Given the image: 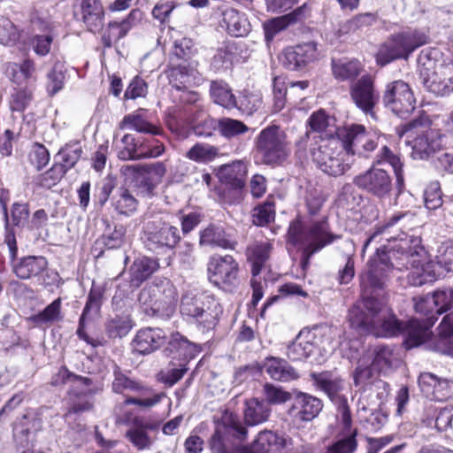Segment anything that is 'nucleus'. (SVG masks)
I'll return each mask as SVG.
<instances>
[{
	"mask_svg": "<svg viewBox=\"0 0 453 453\" xmlns=\"http://www.w3.org/2000/svg\"><path fill=\"white\" fill-rule=\"evenodd\" d=\"M384 293L362 296L349 310L348 321L351 328L360 334H372L375 337L403 336V345L407 349L420 346L426 342L427 326L422 329L418 321L398 319L390 313L384 303Z\"/></svg>",
	"mask_w": 453,
	"mask_h": 453,
	"instance_id": "1",
	"label": "nucleus"
},
{
	"mask_svg": "<svg viewBox=\"0 0 453 453\" xmlns=\"http://www.w3.org/2000/svg\"><path fill=\"white\" fill-rule=\"evenodd\" d=\"M287 242L302 250L300 265L303 271L310 265L311 257L325 247L341 238L331 231L328 219H311L303 224L299 219L289 223Z\"/></svg>",
	"mask_w": 453,
	"mask_h": 453,
	"instance_id": "2",
	"label": "nucleus"
},
{
	"mask_svg": "<svg viewBox=\"0 0 453 453\" xmlns=\"http://www.w3.org/2000/svg\"><path fill=\"white\" fill-rule=\"evenodd\" d=\"M399 242L388 250L385 245L377 248L368 261V271L360 275L361 296L384 293L393 269L405 265L402 252L396 250Z\"/></svg>",
	"mask_w": 453,
	"mask_h": 453,
	"instance_id": "3",
	"label": "nucleus"
},
{
	"mask_svg": "<svg viewBox=\"0 0 453 453\" xmlns=\"http://www.w3.org/2000/svg\"><path fill=\"white\" fill-rule=\"evenodd\" d=\"M197 54L192 40L182 38L174 42L170 58L171 67L168 71L170 83L178 90L198 86L203 77L197 66L198 61L194 59Z\"/></svg>",
	"mask_w": 453,
	"mask_h": 453,
	"instance_id": "4",
	"label": "nucleus"
},
{
	"mask_svg": "<svg viewBox=\"0 0 453 453\" xmlns=\"http://www.w3.org/2000/svg\"><path fill=\"white\" fill-rule=\"evenodd\" d=\"M339 129L335 134H315L310 145L313 161L322 172L331 176L342 175L349 169V164L343 158L344 144Z\"/></svg>",
	"mask_w": 453,
	"mask_h": 453,
	"instance_id": "5",
	"label": "nucleus"
},
{
	"mask_svg": "<svg viewBox=\"0 0 453 453\" xmlns=\"http://www.w3.org/2000/svg\"><path fill=\"white\" fill-rule=\"evenodd\" d=\"M143 247L156 255L173 252L181 240L177 226L160 217L144 216L140 237Z\"/></svg>",
	"mask_w": 453,
	"mask_h": 453,
	"instance_id": "6",
	"label": "nucleus"
},
{
	"mask_svg": "<svg viewBox=\"0 0 453 453\" xmlns=\"http://www.w3.org/2000/svg\"><path fill=\"white\" fill-rule=\"evenodd\" d=\"M430 37L423 30L407 28L392 35L380 47L377 62L386 65L395 59H407L418 48L429 43Z\"/></svg>",
	"mask_w": 453,
	"mask_h": 453,
	"instance_id": "7",
	"label": "nucleus"
},
{
	"mask_svg": "<svg viewBox=\"0 0 453 453\" xmlns=\"http://www.w3.org/2000/svg\"><path fill=\"white\" fill-rule=\"evenodd\" d=\"M396 250L402 252L403 257L402 260H405L403 267L408 268V265L412 267L407 276L410 285L421 287L433 283L436 280L431 265L422 264L421 258L424 257L425 251L419 237L405 235L404 238H400Z\"/></svg>",
	"mask_w": 453,
	"mask_h": 453,
	"instance_id": "8",
	"label": "nucleus"
},
{
	"mask_svg": "<svg viewBox=\"0 0 453 453\" xmlns=\"http://www.w3.org/2000/svg\"><path fill=\"white\" fill-rule=\"evenodd\" d=\"M255 145L261 163L267 165H280L288 156L286 134L276 125L262 129L255 139Z\"/></svg>",
	"mask_w": 453,
	"mask_h": 453,
	"instance_id": "9",
	"label": "nucleus"
},
{
	"mask_svg": "<svg viewBox=\"0 0 453 453\" xmlns=\"http://www.w3.org/2000/svg\"><path fill=\"white\" fill-rule=\"evenodd\" d=\"M176 296V289L173 283L169 280L164 279L142 288L138 301L142 305L146 306L147 311L150 308L153 316L169 318L174 311Z\"/></svg>",
	"mask_w": 453,
	"mask_h": 453,
	"instance_id": "10",
	"label": "nucleus"
},
{
	"mask_svg": "<svg viewBox=\"0 0 453 453\" xmlns=\"http://www.w3.org/2000/svg\"><path fill=\"white\" fill-rule=\"evenodd\" d=\"M247 429L238 419L231 418L228 423L216 425L210 440L212 453H237L246 440Z\"/></svg>",
	"mask_w": 453,
	"mask_h": 453,
	"instance_id": "11",
	"label": "nucleus"
},
{
	"mask_svg": "<svg viewBox=\"0 0 453 453\" xmlns=\"http://www.w3.org/2000/svg\"><path fill=\"white\" fill-rule=\"evenodd\" d=\"M207 271L210 281L226 291H231L238 285V263L230 255L211 257Z\"/></svg>",
	"mask_w": 453,
	"mask_h": 453,
	"instance_id": "12",
	"label": "nucleus"
},
{
	"mask_svg": "<svg viewBox=\"0 0 453 453\" xmlns=\"http://www.w3.org/2000/svg\"><path fill=\"white\" fill-rule=\"evenodd\" d=\"M384 105L400 118L406 119L414 110L416 99L408 83L399 80L387 85Z\"/></svg>",
	"mask_w": 453,
	"mask_h": 453,
	"instance_id": "13",
	"label": "nucleus"
},
{
	"mask_svg": "<svg viewBox=\"0 0 453 453\" xmlns=\"http://www.w3.org/2000/svg\"><path fill=\"white\" fill-rule=\"evenodd\" d=\"M353 183L366 194L379 199L389 196L393 188L390 174L374 165L355 176Z\"/></svg>",
	"mask_w": 453,
	"mask_h": 453,
	"instance_id": "14",
	"label": "nucleus"
},
{
	"mask_svg": "<svg viewBox=\"0 0 453 453\" xmlns=\"http://www.w3.org/2000/svg\"><path fill=\"white\" fill-rule=\"evenodd\" d=\"M339 135L343 141L344 151L348 155L368 157L378 145L376 140L366 132L363 125L352 124L339 129Z\"/></svg>",
	"mask_w": 453,
	"mask_h": 453,
	"instance_id": "15",
	"label": "nucleus"
},
{
	"mask_svg": "<svg viewBox=\"0 0 453 453\" xmlns=\"http://www.w3.org/2000/svg\"><path fill=\"white\" fill-rule=\"evenodd\" d=\"M318 43L314 41L287 47L280 57L283 66L290 71H301L319 58Z\"/></svg>",
	"mask_w": 453,
	"mask_h": 453,
	"instance_id": "16",
	"label": "nucleus"
},
{
	"mask_svg": "<svg viewBox=\"0 0 453 453\" xmlns=\"http://www.w3.org/2000/svg\"><path fill=\"white\" fill-rule=\"evenodd\" d=\"M43 421L41 414L29 411L20 418H18L13 426V438L18 447L33 448L37 439V434L42 430Z\"/></svg>",
	"mask_w": 453,
	"mask_h": 453,
	"instance_id": "17",
	"label": "nucleus"
},
{
	"mask_svg": "<svg viewBox=\"0 0 453 453\" xmlns=\"http://www.w3.org/2000/svg\"><path fill=\"white\" fill-rule=\"evenodd\" d=\"M349 95L355 105L365 115H373V108L379 102V94L371 76L364 75L350 85Z\"/></svg>",
	"mask_w": 453,
	"mask_h": 453,
	"instance_id": "18",
	"label": "nucleus"
},
{
	"mask_svg": "<svg viewBox=\"0 0 453 453\" xmlns=\"http://www.w3.org/2000/svg\"><path fill=\"white\" fill-rule=\"evenodd\" d=\"M288 411L289 417L296 422L313 420L323 409L322 401L308 393L296 392Z\"/></svg>",
	"mask_w": 453,
	"mask_h": 453,
	"instance_id": "19",
	"label": "nucleus"
},
{
	"mask_svg": "<svg viewBox=\"0 0 453 453\" xmlns=\"http://www.w3.org/2000/svg\"><path fill=\"white\" fill-rule=\"evenodd\" d=\"M121 171L126 175H132L137 181L143 184L147 190H152L161 181L166 168L163 162H156L152 164L123 165Z\"/></svg>",
	"mask_w": 453,
	"mask_h": 453,
	"instance_id": "20",
	"label": "nucleus"
},
{
	"mask_svg": "<svg viewBox=\"0 0 453 453\" xmlns=\"http://www.w3.org/2000/svg\"><path fill=\"white\" fill-rule=\"evenodd\" d=\"M447 136L438 129H430L418 135L412 142L411 157L414 159H428L447 144Z\"/></svg>",
	"mask_w": 453,
	"mask_h": 453,
	"instance_id": "21",
	"label": "nucleus"
},
{
	"mask_svg": "<svg viewBox=\"0 0 453 453\" xmlns=\"http://www.w3.org/2000/svg\"><path fill=\"white\" fill-rule=\"evenodd\" d=\"M167 341L166 332L160 327H142L132 341L133 349L141 355H149L160 349Z\"/></svg>",
	"mask_w": 453,
	"mask_h": 453,
	"instance_id": "22",
	"label": "nucleus"
},
{
	"mask_svg": "<svg viewBox=\"0 0 453 453\" xmlns=\"http://www.w3.org/2000/svg\"><path fill=\"white\" fill-rule=\"evenodd\" d=\"M216 15L219 18V23L229 35L239 37L246 35L250 31V23L244 13L223 5L218 9Z\"/></svg>",
	"mask_w": 453,
	"mask_h": 453,
	"instance_id": "23",
	"label": "nucleus"
},
{
	"mask_svg": "<svg viewBox=\"0 0 453 453\" xmlns=\"http://www.w3.org/2000/svg\"><path fill=\"white\" fill-rule=\"evenodd\" d=\"M103 290L100 288H92L88 293L86 304L79 319L76 334L79 339L95 346L92 339L85 332L87 321L97 316L101 310Z\"/></svg>",
	"mask_w": 453,
	"mask_h": 453,
	"instance_id": "24",
	"label": "nucleus"
},
{
	"mask_svg": "<svg viewBox=\"0 0 453 453\" xmlns=\"http://www.w3.org/2000/svg\"><path fill=\"white\" fill-rule=\"evenodd\" d=\"M237 242L232 239L223 225L211 223L199 232V245L234 250Z\"/></svg>",
	"mask_w": 453,
	"mask_h": 453,
	"instance_id": "25",
	"label": "nucleus"
},
{
	"mask_svg": "<svg viewBox=\"0 0 453 453\" xmlns=\"http://www.w3.org/2000/svg\"><path fill=\"white\" fill-rule=\"evenodd\" d=\"M291 444V438L270 430L261 431L252 444L257 453H281Z\"/></svg>",
	"mask_w": 453,
	"mask_h": 453,
	"instance_id": "26",
	"label": "nucleus"
},
{
	"mask_svg": "<svg viewBox=\"0 0 453 453\" xmlns=\"http://www.w3.org/2000/svg\"><path fill=\"white\" fill-rule=\"evenodd\" d=\"M81 20L89 32L102 30L104 24V9L100 0H81L80 4Z\"/></svg>",
	"mask_w": 453,
	"mask_h": 453,
	"instance_id": "27",
	"label": "nucleus"
},
{
	"mask_svg": "<svg viewBox=\"0 0 453 453\" xmlns=\"http://www.w3.org/2000/svg\"><path fill=\"white\" fill-rule=\"evenodd\" d=\"M157 428V425L150 424L142 418L135 417L131 421L126 437L138 450L147 449L152 445V440L147 432Z\"/></svg>",
	"mask_w": 453,
	"mask_h": 453,
	"instance_id": "28",
	"label": "nucleus"
},
{
	"mask_svg": "<svg viewBox=\"0 0 453 453\" xmlns=\"http://www.w3.org/2000/svg\"><path fill=\"white\" fill-rule=\"evenodd\" d=\"M414 309L421 318H412L410 320H416L419 326L424 329L427 326V334L426 335V341L431 336V328L434 325L438 319V313H435V307L434 300L430 295L425 296H415L413 297Z\"/></svg>",
	"mask_w": 453,
	"mask_h": 453,
	"instance_id": "29",
	"label": "nucleus"
},
{
	"mask_svg": "<svg viewBox=\"0 0 453 453\" xmlns=\"http://www.w3.org/2000/svg\"><path fill=\"white\" fill-rule=\"evenodd\" d=\"M48 268V261L42 256L21 257L13 265V272L21 280H28L41 275Z\"/></svg>",
	"mask_w": 453,
	"mask_h": 453,
	"instance_id": "30",
	"label": "nucleus"
},
{
	"mask_svg": "<svg viewBox=\"0 0 453 453\" xmlns=\"http://www.w3.org/2000/svg\"><path fill=\"white\" fill-rule=\"evenodd\" d=\"M264 368L274 380L288 382L299 377L296 370L283 358L269 356L264 361Z\"/></svg>",
	"mask_w": 453,
	"mask_h": 453,
	"instance_id": "31",
	"label": "nucleus"
},
{
	"mask_svg": "<svg viewBox=\"0 0 453 453\" xmlns=\"http://www.w3.org/2000/svg\"><path fill=\"white\" fill-rule=\"evenodd\" d=\"M324 337L321 329L317 326L311 329L304 328L296 336L308 357L316 353L322 355L326 351Z\"/></svg>",
	"mask_w": 453,
	"mask_h": 453,
	"instance_id": "32",
	"label": "nucleus"
},
{
	"mask_svg": "<svg viewBox=\"0 0 453 453\" xmlns=\"http://www.w3.org/2000/svg\"><path fill=\"white\" fill-rule=\"evenodd\" d=\"M413 218V214L411 211H397L385 220V222L375 227L374 232L365 240L362 249V256L367 247L373 242H378L377 238L380 235L389 234L390 229L394 226L405 227L406 222L410 221Z\"/></svg>",
	"mask_w": 453,
	"mask_h": 453,
	"instance_id": "33",
	"label": "nucleus"
},
{
	"mask_svg": "<svg viewBox=\"0 0 453 453\" xmlns=\"http://www.w3.org/2000/svg\"><path fill=\"white\" fill-rule=\"evenodd\" d=\"M389 164L394 171L395 176V184L398 194H401L404 188V174H403V163L401 157L395 154L388 146L384 145L373 162V165Z\"/></svg>",
	"mask_w": 453,
	"mask_h": 453,
	"instance_id": "34",
	"label": "nucleus"
},
{
	"mask_svg": "<svg viewBox=\"0 0 453 453\" xmlns=\"http://www.w3.org/2000/svg\"><path fill=\"white\" fill-rule=\"evenodd\" d=\"M272 409L268 403L258 398H251L245 402L244 420L248 426H257L268 420Z\"/></svg>",
	"mask_w": 453,
	"mask_h": 453,
	"instance_id": "35",
	"label": "nucleus"
},
{
	"mask_svg": "<svg viewBox=\"0 0 453 453\" xmlns=\"http://www.w3.org/2000/svg\"><path fill=\"white\" fill-rule=\"evenodd\" d=\"M134 326L129 314H116L104 322V333L110 339H121L129 334Z\"/></svg>",
	"mask_w": 453,
	"mask_h": 453,
	"instance_id": "36",
	"label": "nucleus"
},
{
	"mask_svg": "<svg viewBox=\"0 0 453 453\" xmlns=\"http://www.w3.org/2000/svg\"><path fill=\"white\" fill-rule=\"evenodd\" d=\"M400 357L395 347L390 345H379L373 349L372 366L380 372H386L399 363Z\"/></svg>",
	"mask_w": 453,
	"mask_h": 453,
	"instance_id": "37",
	"label": "nucleus"
},
{
	"mask_svg": "<svg viewBox=\"0 0 453 453\" xmlns=\"http://www.w3.org/2000/svg\"><path fill=\"white\" fill-rule=\"evenodd\" d=\"M210 96L213 103L226 108L234 109L237 106V99L229 85L223 80L211 81Z\"/></svg>",
	"mask_w": 453,
	"mask_h": 453,
	"instance_id": "38",
	"label": "nucleus"
},
{
	"mask_svg": "<svg viewBox=\"0 0 453 453\" xmlns=\"http://www.w3.org/2000/svg\"><path fill=\"white\" fill-rule=\"evenodd\" d=\"M157 260L143 257L137 258L130 266V282L134 287H139L157 268Z\"/></svg>",
	"mask_w": 453,
	"mask_h": 453,
	"instance_id": "39",
	"label": "nucleus"
},
{
	"mask_svg": "<svg viewBox=\"0 0 453 453\" xmlns=\"http://www.w3.org/2000/svg\"><path fill=\"white\" fill-rule=\"evenodd\" d=\"M247 166L242 161H236L220 167L219 175L234 189H242L245 184Z\"/></svg>",
	"mask_w": 453,
	"mask_h": 453,
	"instance_id": "40",
	"label": "nucleus"
},
{
	"mask_svg": "<svg viewBox=\"0 0 453 453\" xmlns=\"http://www.w3.org/2000/svg\"><path fill=\"white\" fill-rule=\"evenodd\" d=\"M89 387L78 386L73 387L68 391V411L69 414H81L86 411H89L93 408V403L88 399V394H90Z\"/></svg>",
	"mask_w": 453,
	"mask_h": 453,
	"instance_id": "41",
	"label": "nucleus"
},
{
	"mask_svg": "<svg viewBox=\"0 0 453 453\" xmlns=\"http://www.w3.org/2000/svg\"><path fill=\"white\" fill-rule=\"evenodd\" d=\"M166 342H168L167 349L170 352H177L185 359H192L201 351L199 345L191 342L179 332L172 333Z\"/></svg>",
	"mask_w": 453,
	"mask_h": 453,
	"instance_id": "42",
	"label": "nucleus"
},
{
	"mask_svg": "<svg viewBox=\"0 0 453 453\" xmlns=\"http://www.w3.org/2000/svg\"><path fill=\"white\" fill-rule=\"evenodd\" d=\"M144 389L143 385L125 374L119 366L114 365L111 390L116 394L126 395L128 393H141Z\"/></svg>",
	"mask_w": 453,
	"mask_h": 453,
	"instance_id": "43",
	"label": "nucleus"
},
{
	"mask_svg": "<svg viewBox=\"0 0 453 453\" xmlns=\"http://www.w3.org/2000/svg\"><path fill=\"white\" fill-rule=\"evenodd\" d=\"M357 430L343 432L322 453H356L357 449Z\"/></svg>",
	"mask_w": 453,
	"mask_h": 453,
	"instance_id": "44",
	"label": "nucleus"
},
{
	"mask_svg": "<svg viewBox=\"0 0 453 453\" xmlns=\"http://www.w3.org/2000/svg\"><path fill=\"white\" fill-rule=\"evenodd\" d=\"M211 302L208 296L188 292L181 297L180 312L184 316L195 319L205 308L206 303L210 304Z\"/></svg>",
	"mask_w": 453,
	"mask_h": 453,
	"instance_id": "45",
	"label": "nucleus"
},
{
	"mask_svg": "<svg viewBox=\"0 0 453 453\" xmlns=\"http://www.w3.org/2000/svg\"><path fill=\"white\" fill-rule=\"evenodd\" d=\"M271 245L267 242H262L248 248V261L251 265V273L256 278L261 272L265 262L269 257Z\"/></svg>",
	"mask_w": 453,
	"mask_h": 453,
	"instance_id": "46",
	"label": "nucleus"
},
{
	"mask_svg": "<svg viewBox=\"0 0 453 453\" xmlns=\"http://www.w3.org/2000/svg\"><path fill=\"white\" fill-rule=\"evenodd\" d=\"M332 71L335 79L339 81L354 80L360 74L362 71V65L356 59L333 60Z\"/></svg>",
	"mask_w": 453,
	"mask_h": 453,
	"instance_id": "47",
	"label": "nucleus"
},
{
	"mask_svg": "<svg viewBox=\"0 0 453 453\" xmlns=\"http://www.w3.org/2000/svg\"><path fill=\"white\" fill-rule=\"evenodd\" d=\"M115 211L124 216H131L137 209L138 201L126 188H120L112 197Z\"/></svg>",
	"mask_w": 453,
	"mask_h": 453,
	"instance_id": "48",
	"label": "nucleus"
},
{
	"mask_svg": "<svg viewBox=\"0 0 453 453\" xmlns=\"http://www.w3.org/2000/svg\"><path fill=\"white\" fill-rule=\"evenodd\" d=\"M334 122L335 119L330 117L324 110L312 112L307 121L311 131L322 135L323 133H325V135L334 134V133L337 130V128L334 130Z\"/></svg>",
	"mask_w": 453,
	"mask_h": 453,
	"instance_id": "49",
	"label": "nucleus"
},
{
	"mask_svg": "<svg viewBox=\"0 0 453 453\" xmlns=\"http://www.w3.org/2000/svg\"><path fill=\"white\" fill-rule=\"evenodd\" d=\"M62 300L60 297L48 304L42 311L30 317V320L36 326L52 324L63 319L61 314Z\"/></svg>",
	"mask_w": 453,
	"mask_h": 453,
	"instance_id": "50",
	"label": "nucleus"
},
{
	"mask_svg": "<svg viewBox=\"0 0 453 453\" xmlns=\"http://www.w3.org/2000/svg\"><path fill=\"white\" fill-rule=\"evenodd\" d=\"M314 383L318 388L325 392L332 401H335L339 391L342 388V380L339 378L333 377L329 372H323L313 375Z\"/></svg>",
	"mask_w": 453,
	"mask_h": 453,
	"instance_id": "51",
	"label": "nucleus"
},
{
	"mask_svg": "<svg viewBox=\"0 0 453 453\" xmlns=\"http://www.w3.org/2000/svg\"><path fill=\"white\" fill-rule=\"evenodd\" d=\"M71 384L70 388L78 386L90 387L92 380L88 377H82L70 372L66 367H61L58 372L51 377L50 384L54 387H60L65 384Z\"/></svg>",
	"mask_w": 453,
	"mask_h": 453,
	"instance_id": "52",
	"label": "nucleus"
},
{
	"mask_svg": "<svg viewBox=\"0 0 453 453\" xmlns=\"http://www.w3.org/2000/svg\"><path fill=\"white\" fill-rule=\"evenodd\" d=\"M121 129H134L138 133L158 134L159 130L148 122L141 114L134 112L126 115L119 123Z\"/></svg>",
	"mask_w": 453,
	"mask_h": 453,
	"instance_id": "53",
	"label": "nucleus"
},
{
	"mask_svg": "<svg viewBox=\"0 0 453 453\" xmlns=\"http://www.w3.org/2000/svg\"><path fill=\"white\" fill-rule=\"evenodd\" d=\"M218 125L219 133L227 140L237 138L246 134L250 129L242 120L226 117L219 119Z\"/></svg>",
	"mask_w": 453,
	"mask_h": 453,
	"instance_id": "54",
	"label": "nucleus"
},
{
	"mask_svg": "<svg viewBox=\"0 0 453 453\" xmlns=\"http://www.w3.org/2000/svg\"><path fill=\"white\" fill-rule=\"evenodd\" d=\"M81 154L82 149L79 142L67 143L58 151L57 157H59V161L57 164L62 165L67 172L76 165Z\"/></svg>",
	"mask_w": 453,
	"mask_h": 453,
	"instance_id": "55",
	"label": "nucleus"
},
{
	"mask_svg": "<svg viewBox=\"0 0 453 453\" xmlns=\"http://www.w3.org/2000/svg\"><path fill=\"white\" fill-rule=\"evenodd\" d=\"M211 303H212L214 306L213 308H211V305H208L195 318L197 329L203 334L214 329L218 324V304L215 303L212 299Z\"/></svg>",
	"mask_w": 453,
	"mask_h": 453,
	"instance_id": "56",
	"label": "nucleus"
},
{
	"mask_svg": "<svg viewBox=\"0 0 453 453\" xmlns=\"http://www.w3.org/2000/svg\"><path fill=\"white\" fill-rule=\"evenodd\" d=\"M219 154L218 147L208 143H196L187 152V157L190 160L207 163L212 161Z\"/></svg>",
	"mask_w": 453,
	"mask_h": 453,
	"instance_id": "57",
	"label": "nucleus"
},
{
	"mask_svg": "<svg viewBox=\"0 0 453 453\" xmlns=\"http://www.w3.org/2000/svg\"><path fill=\"white\" fill-rule=\"evenodd\" d=\"M66 173L62 165L55 163L50 170L39 174L35 179V184L41 188L50 189L58 184Z\"/></svg>",
	"mask_w": 453,
	"mask_h": 453,
	"instance_id": "58",
	"label": "nucleus"
},
{
	"mask_svg": "<svg viewBox=\"0 0 453 453\" xmlns=\"http://www.w3.org/2000/svg\"><path fill=\"white\" fill-rule=\"evenodd\" d=\"M263 394L265 398V402L268 403V406L271 404H282L291 400L292 397L289 392L272 383H265L264 385Z\"/></svg>",
	"mask_w": 453,
	"mask_h": 453,
	"instance_id": "59",
	"label": "nucleus"
},
{
	"mask_svg": "<svg viewBox=\"0 0 453 453\" xmlns=\"http://www.w3.org/2000/svg\"><path fill=\"white\" fill-rule=\"evenodd\" d=\"M440 51L436 48H426L420 51L418 57V65L420 68V77L422 73L428 72L432 73L436 71V63L439 60Z\"/></svg>",
	"mask_w": 453,
	"mask_h": 453,
	"instance_id": "60",
	"label": "nucleus"
},
{
	"mask_svg": "<svg viewBox=\"0 0 453 453\" xmlns=\"http://www.w3.org/2000/svg\"><path fill=\"white\" fill-rule=\"evenodd\" d=\"M233 58L234 55L229 47L219 48L211 59V69L215 73L223 72L232 65Z\"/></svg>",
	"mask_w": 453,
	"mask_h": 453,
	"instance_id": "61",
	"label": "nucleus"
},
{
	"mask_svg": "<svg viewBox=\"0 0 453 453\" xmlns=\"http://www.w3.org/2000/svg\"><path fill=\"white\" fill-rule=\"evenodd\" d=\"M442 193L438 181L430 182L424 191L425 206L428 210H436L442 204Z\"/></svg>",
	"mask_w": 453,
	"mask_h": 453,
	"instance_id": "62",
	"label": "nucleus"
},
{
	"mask_svg": "<svg viewBox=\"0 0 453 453\" xmlns=\"http://www.w3.org/2000/svg\"><path fill=\"white\" fill-rule=\"evenodd\" d=\"M19 39V33L15 25L9 19H0V43L12 46Z\"/></svg>",
	"mask_w": 453,
	"mask_h": 453,
	"instance_id": "63",
	"label": "nucleus"
},
{
	"mask_svg": "<svg viewBox=\"0 0 453 453\" xmlns=\"http://www.w3.org/2000/svg\"><path fill=\"white\" fill-rule=\"evenodd\" d=\"M435 313L442 314L448 311L453 305V288L438 289L431 295Z\"/></svg>",
	"mask_w": 453,
	"mask_h": 453,
	"instance_id": "64",
	"label": "nucleus"
}]
</instances>
